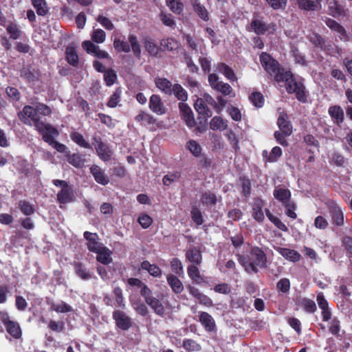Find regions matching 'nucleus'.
Instances as JSON below:
<instances>
[{"label":"nucleus","instance_id":"1","mask_svg":"<svg viewBox=\"0 0 352 352\" xmlns=\"http://www.w3.org/2000/svg\"><path fill=\"white\" fill-rule=\"evenodd\" d=\"M238 261L248 274H257L258 267L264 269L267 265V255L262 248L254 246L250 248L248 257L238 254Z\"/></svg>","mask_w":352,"mask_h":352},{"label":"nucleus","instance_id":"2","mask_svg":"<svg viewBox=\"0 0 352 352\" xmlns=\"http://www.w3.org/2000/svg\"><path fill=\"white\" fill-rule=\"evenodd\" d=\"M18 118L25 125L34 126L40 135L51 128L52 124L41 120L37 110L30 105H25L18 112Z\"/></svg>","mask_w":352,"mask_h":352},{"label":"nucleus","instance_id":"3","mask_svg":"<svg viewBox=\"0 0 352 352\" xmlns=\"http://www.w3.org/2000/svg\"><path fill=\"white\" fill-rule=\"evenodd\" d=\"M260 62L265 71L278 82L283 81L284 74L287 72L267 52L260 54Z\"/></svg>","mask_w":352,"mask_h":352},{"label":"nucleus","instance_id":"4","mask_svg":"<svg viewBox=\"0 0 352 352\" xmlns=\"http://www.w3.org/2000/svg\"><path fill=\"white\" fill-rule=\"evenodd\" d=\"M274 197L285 208V214L292 219H296L297 214L295 212L296 209V204L292 201V192L286 188L283 187L280 185L275 186L273 191Z\"/></svg>","mask_w":352,"mask_h":352},{"label":"nucleus","instance_id":"5","mask_svg":"<svg viewBox=\"0 0 352 352\" xmlns=\"http://www.w3.org/2000/svg\"><path fill=\"white\" fill-rule=\"evenodd\" d=\"M330 217L331 223L336 227H342L344 224V211L338 204L333 199H329L325 202Z\"/></svg>","mask_w":352,"mask_h":352},{"label":"nucleus","instance_id":"6","mask_svg":"<svg viewBox=\"0 0 352 352\" xmlns=\"http://www.w3.org/2000/svg\"><path fill=\"white\" fill-rule=\"evenodd\" d=\"M52 184L55 186L61 187L60 191L57 193V201L60 204H66L74 201L73 188L67 181L56 179L52 180Z\"/></svg>","mask_w":352,"mask_h":352},{"label":"nucleus","instance_id":"7","mask_svg":"<svg viewBox=\"0 0 352 352\" xmlns=\"http://www.w3.org/2000/svg\"><path fill=\"white\" fill-rule=\"evenodd\" d=\"M0 320L3 324L7 333L14 339L19 340L22 337V329L17 321L11 320L6 311H0Z\"/></svg>","mask_w":352,"mask_h":352},{"label":"nucleus","instance_id":"8","mask_svg":"<svg viewBox=\"0 0 352 352\" xmlns=\"http://www.w3.org/2000/svg\"><path fill=\"white\" fill-rule=\"evenodd\" d=\"M20 77L25 82L35 85L41 80L42 74L38 67L32 64H28L20 69Z\"/></svg>","mask_w":352,"mask_h":352},{"label":"nucleus","instance_id":"9","mask_svg":"<svg viewBox=\"0 0 352 352\" xmlns=\"http://www.w3.org/2000/svg\"><path fill=\"white\" fill-rule=\"evenodd\" d=\"M58 135L59 131L58 129L52 125L51 128L47 129L41 135L42 136V139L44 142L52 146L58 152L65 153L67 146L65 144L55 140V138L58 137Z\"/></svg>","mask_w":352,"mask_h":352},{"label":"nucleus","instance_id":"10","mask_svg":"<svg viewBox=\"0 0 352 352\" xmlns=\"http://www.w3.org/2000/svg\"><path fill=\"white\" fill-rule=\"evenodd\" d=\"M112 318L118 329L128 331L133 327L132 318L122 310L115 309L112 313Z\"/></svg>","mask_w":352,"mask_h":352},{"label":"nucleus","instance_id":"11","mask_svg":"<svg viewBox=\"0 0 352 352\" xmlns=\"http://www.w3.org/2000/svg\"><path fill=\"white\" fill-rule=\"evenodd\" d=\"M95 149L99 158L103 162H109L111 160L113 151L109 144L103 142L100 138L94 137Z\"/></svg>","mask_w":352,"mask_h":352},{"label":"nucleus","instance_id":"12","mask_svg":"<svg viewBox=\"0 0 352 352\" xmlns=\"http://www.w3.org/2000/svg\"><path fill=\"white\" fill-rule=\"evenodd\" d=\"M251 206L253 219L258 223H263L265 220L263 208L265 206V201L261 197H256L253 199Z\"/></svg>","mask_w":352,"mask_h":352},{"label":"nucleus","instance_id":"13","mask_svg":"<svg viewBox=\"0 0 352 352\" xmlns=\"http://www.w3.org/2000/svg\"><path fill=\"white\" fill-rule=\"evenodd\" d=\"M82 47L87 54H91L99 59L110 58L109 54L101 50L100 47L90 41H85L82 43Z\"/></svg>","mask_w":352,"mask_h":352},{"label":"nucleus","instance_id":"14","mask_svg":"<svg viewBox=\"0 0 352 352\" xmlns=\"http://www.w3.org/2000/svg\"><path fill=\"white\" fill-rule=\"evenodd\" d=\"M135 120L140 122L141 125L150 126L151 130H155L160 126V124L157 122V120L150 113L141 111L135 117Z\"/></svg>","mask_w":352,"mask_h":352},{"label":"nucleus","instance_id":"15","mask_svg":"<svg viewBox=\"0 0 352 352\" xmlns=\"http://www.w3.org/2000/svg\"><path fill=\"white\" fill-rule=\"evenodd\" d=\"M316 300L319 308L321 309V316L323 322H328L332 319V311L329 306V302L322 292L317 295Z\"/></svg>","mask_w":352,"mask_h":352},{"label":"nucleus","instance_id":"16","mask_svg":"<svg viewBox=\"0 0 352 352\" xmlns=\"http://www.w3.org/2000/svg\"><path fill=\"white\" fill-rule=\"evenodd\" d=\"M179 109L182 119L185 121L186 124L190 129L195 126V120L192 109L188 104L184 102L179 103Z\"/></svg>","mask_w":352,"mask_h":352},{"label":"nucleus","instance_id":"17","mask_svg":"<svg viewBox=\"0 0 352 352\" xmlns=\"http://www.w3.org/2000/svg\"><path fill=\"white\" fill-rule=\"evenodd\" d=\"M83 236L87 241V246L90 252L94 253L104 247V245L100 243L99 236L97 233L85 231L83 234Z\"/></svg>","mask_w":352,"mask_h":352},{"label":"nucleus","instance_id":"18","mask_svg":"<svg viewBox=\"0 0 352 352\" xmlns=\"http://www.w3.org/2000/svg\"><path fill=\"white\" fill-rule=\"evenodd\" d=\"M277 125L279 131L283 132L284 134L291 135L293 132V126L289 120L288 115L285 112H281L277 119Z\"/></svg>","mask_w":352,"mask_h":352},{"label":"nucleus","instance_id":"19","mask_svg":"<svg viewBox=\"0 0 352 352\" xmlns=\"http://www.w3.org/2000/svg\"><path fill=\"white\" fill-rule=\"evenodd\" d=\"M199 321L208 332L216 331L217 326L212 316L206 311H201L199 315Z\"/></svg>","mask_w":352,"mask_h":352},{"label":"nucleus","instance_id":"20","mask_svg":"<svg viewBox=\"0 0 352 352\" xmlns=\"http://www.w3.org/2000/svg\"><path fill=\"white\" fill-rule=\"evenodd\" d=\"M149 108L153 113L157 115H163L166 111L160 96L155 94H153L150 98Z\"/></svg>","mask_w":352,"mask_h":352},{"label":"nucleus","instance_id":"21","mask_svg":"<svg viewBox=\"0 0 352 352\" xmlns=\"http://www.w3.org/2000/svg\"><path fill=\"white\" fill-rule=\"evenodd\" d=\"M250 27L256 34L263 35L272 27L274 28L275 25L274 23L266 24L261 20L253 19L250 23Z\"/></svg>","mask_w":352,"mask_h":352},{"label":"nucleus","instance_id":"22","mask_svg":"<svg viewBox=\"0 0 352 352\" xmlns=\"http://www.w3.org/2000/svg\"><path fill=\"white\" fill-rule=\"evenodd\" d=\"M328 113L333 123L340 126L344 120V113L342 107L339 105L331 106L328 109Z\"/></svg>","mask_w":352,"mask_h":352},{"label":"nucleus","instance_id":"23","mask_svg":"<svg viewBox=\"0 0 352 352\" xmlns=\"http://www.w3.org/2000/svg\"><path fill=\"white\" fill-rule=\"evenodd\" d=\"M90 173L97 183L105 186L109 182L108 176L105 175L104 170L99 166L92 165L90 167Z\"/></svg>","mask_w":352,"mask_h":352},{"label":"nucleus","instance_id":"24","mask_svg":"<svg viewBox=\"0 0 352 352\" xmlns=\"http://www.w3.org/2000/svg\"><path fill=\"white\" fill-rule=\"evenodd\" d=\"M65 157L67 162L76 168H82L85 166V159L82 154L78 153H70L66 152Z\"/></svg>","mask_w":352,"mask_h":352},{"label":"nucleus","instance_id":"25","mask_svg":"<svg viewBox=\"0 0 352 352\" xmlns=\"http://www.w3.org/2000/svg\"><path fill=\"white\" fill-rule=\"evenodd\" d=\"M195 109L199 114V119L208 120V118H210L212 115V111L201 98H198L195 102Z\"/></svg>","mask_w":352,"mask_h":352},{"label":"nucleus","instance_id":"26","mask_svg":"<svg viewBox=\"0 0 352 352\" xmlns=\"http://www.w3.org/2000/svg\"><path fill=\"white\" fill-rule=\"evenodd\" d=\"M275 250L285 259L294 263L298 261L301 258L300 253L294 250L281 247H278Z\"/></svg>","mask_w":352,"mask_h":352},{"label":"nucleus","instance_id":"27","mask_svg":"<svg viewBox=\"0 0 352 352\" xmlns=\"http://www.w3.org/2000/svg\"><path fill=\"white\" fill-rule=\"evenodd\" d=\"M286 91L289 94H294L299 102L302 103L307 102L308 94L304 84L297 89H293L291 85H289V87H286Z\"/></svg>","mask_w":352,"mask_h":352},{"label":"nucleus","instance_id":"28","mask_svg":"<svg viewBox=\"0 0 352 352\" xmlns=\"http://www.w3.org/2000/svg\"><path fill=\"white\" fill-rule=\"evenodd\" d=\"M65 60L72 66L77 67L79 64V57L76 49L73 45H68L65 48Z\"/></svg>","mask_w":352,"mask_h":352},{"label":"nucleus","instance_id":"29","mask_svg":"<svg viewBox=\"0 0 352 352\" xmlns=\"http://www.w3.org/2000/svg\"><path fill=\"white\" fill-rule=\"evenodd\" d=\"M167 283L172 291L176 294H181L184 290V285L180 279L174 274H168L166 276Z\"/></svg>","mask_w":352,"mask_h":352},{"label":"nucleus","instance_id":"30","mask_svg":"<svg viewBox=\"0 0 352 352\" xmlns=\"http://www.w3.org/2000/svg\"><path fill=\"white\" fill-rule=\"evenodd\" d=\"M94 253L97 254L96 261L103 265H109L113 261V258L111 256L112 252L105 246L99 249L98 252H95Z\"/></svg>","mask_w":352,"mask_h":352},{"label":"nucleus","instance_id":"31","mask_svg":"<svg viewBox=\"0 0 352 352\" xmlns=\"http://www.w3.org/2000/svg\"><path fill=\"white\" fill-rule=\"evenodd\" d=\"M186 259L196 265H199L202 261L201 252L198 248H189L186 252Z\"/></svg>","mask_w":352,"mask_h":352},{"label":"nucleus","instance_id":"32","mask_svg":"<svg viewBox=\"0 0 352 352\" xmlns=\"http://www.w3.org/2000/svg\"><path fill=\"white\" fill-rule=\"evenodd\" d=\"M322 0H297L298 8L307 11L318 10Z\"/></svg>","mask_w":352,"mask_h":352},{"label":"nucleus","instance_id":"33","mask_svg":"<svg viewBox=\"0 0 352 352\" xmlns=\"http://www.w3.org/2000/svg\"><path fill=\"white\" fill-rule=\"evenodd\" d=\"M156 87L165 94L168 96L173 94V87L171 82L165 78H157L155 80Z\"/></svg>","mask_w":352,"mask_h":352},{"label":"nucleus","instance_id":"34","mask_svg":"<svg viewBox=\"0 0 352 352\" xmlns=\"http://www.w3.org/2000/svg\"><path fill=\"white\" fill-rule=\"evenodd\" d=\"M143 43L146 51L151 56H157L160 52V47L157 46L155 39L151 37H145L143 39Z\"/></svg>","mask_w":352,"mask_h":352},{"label":"nucleus","instance_id":"35","mask_svg":"<svg viewBox=\"0 0 352 352\" xmlns=\"http://www.w3.org/2000/svg\"><path fill=\"white\" fill-rule=\"evenodd\" d=\"M6 29L7 32L10 34V38L13 40L19 39L22 36L23 32L20 26L12 21H8Z\"/></svg>","mask_w":352,"mask_h":352},{"label":"nucleus","instance_id":"36","mask_svg":"<svg viewBox=\"0 0 352 352\" xmlns=\"http://www.w3.org/2000/svg\"><path fill=\"white\" fill-rule=\"evenodd\" d=\"M74 267L76 274L81 279L87 280L92 278V274L89 272L86 266L81 262H74Z\"/></svg>","mask_w":352,"mask_h":352},{"label":"nucleus","instance_id":"37","mask_svg":"<svg viewBox=\"0 0 352 352\" xmlns=\"http://www.w3.org/2000/svg\"><path fill=\"white\" fill-rule=\"evenodd\" d=\"M282 154V149L278 146L273 147L270 153L267 151H263V157L266 159L267 162L270 163L276 162Z\"/></svg>","mask_w":352,"mask_h":352},{"label":"nucleus","instance_id":"38","mask_svg":"<svg viewBox=\"0 0 352 352\" xmlns=\"http://www.w3.org/2000/svg\"><path fill=\"white\" fill-rule=\"evenodd\" d=\"M70 138L75 144L81 148L87 149L91 148V146L89 142L87 141L84 136L78 131H74L71 132Z\"/></svg>","mask_w":352,"mask_h":352},{"label":"nucleus","instance_id":"39","mask_svg":"<svg viewBox=\"0 0 352 352\" xmlns=\"http://www.w3.org/2000/svg\"><path fill=\"white\" fill-rule=\"evenodd\" d=\"M217 69L219 72L223 74L228 80L232 82H235L237 80V78L234 70L227 64L224 63H220L217 65Z\"/></svg>","mask_w":352,"mask_h":352},{"label":"nucleus","instance_id":"40","mask_svg":"<svg viewBox=\"0 0 352 352\" xmlns=\"http://www.w3.org/2000/svg\"><path fill=\"white\" fill-rule=\"evenodd\" d=\"M282 78H283L282 82H285V88L291 85L293 89H297V87L304 84L302 80H296L294 74L289 70H287Z\"/></svg>","mask_w":352,"mask_h":352},{"label":"nucleus","instance_id":"41","mask_svg":"<svg viewBox=\"0 0 352 352\" xmlns=\"http://www.w3.org/2000/svg\"><path fill=\"white\" fill-rule=\"evenodd\" d=\"M328 11L329 14L333 17H339L344 14V6L336 0L329 3Z\"/></svg>","mask_w":352,"mask_h":352},{"label":"nucleus","instance_id":"42","mask_svg":"<svg viewBox=\"0 0 352 352\" xmlns=\"http://www.w3.org/2000/svg\"><path fill=\"white\" fill-rule=\"evenodd\" d=\"M141 268L146 270L153 277H160L162 275V270L160 267L155 264H151L148 261L142 262Z\"/></svg>","mask_w":352,"mask_h":352},{"label":"nucleus","instance_id":"43","mask_svg":"<svg viewBox=\"0 0 352 352\" xmlns=\"http://www.w3.org/2000/svg\"><path fill=\"white\" fill-rule=\"evenodd\" d=\"M182 171L181 170L169 171L162 178L163 184L165 186H169L171 183L179 181L182 177Z\"/></svg>","mask_w":352,"mask_h":352},{"label":"nucleus","instance_id":"44","mask_svg":"<svg viewBox=\"0 0 352 352\" xmlns=\"http://www.w3.org/2000/svg\"><path fill=\"white\" fill-rule=\"evenodd\" d=\"M325 24L328 28H329L331 30L335 31L340 34V36L342 38H345L346 36V31L344 28L337 21L335 20L327 18L324 20Z\"/></svg>","mask_w":352,"mask_h":352},{"label":"nucleus","instance_id":"45","mask_svg":"<svg viewBox=\"0 0 352 352\" xmlns=\"http://www.w3.org/2000/svg\"><path fill=\"white\" fill-rule=\"evenodd\" d=\"M210 127L213 131L225 130L228 127L227 120L221 116H214L210 122Z\"/></svg>","mask_w":352,"mask_h":352},{"label":"nucleus","instance_id":"46","mask_svg":"<svg viewBox=\"0 0 352 352\" xmlns=\"http://www.w3.org/2000/svg\"><path fill=\"white\" fill-rule=\"evenodd\" d=\"M147 305L154 311L155 314L157 316L161 317L165 316V308L159 299L154 298L151 301L148 302Z\"/></svg>","mask_w":352,"mask_h":352},{"label":"nucleus","instance_id":"47","mask_svg":"<svg viewBox=\"0 0 352 352\" xmlns=\"http://www.w3.org/2000/svg\"><path fill=\"white\" fill-rule=\"evenodd\" d=\"M182 347L187 352H199L201 350V346L196 340L186 338L183 340Z\"/></svg>","mask_w":352,"mask_h":352},{"label":"nucleus","instance_id":"48","mask_svg":"<svg viewBox=\"0 0 352 352\" xmlns=\"http://www.w3.org/2000/svg\"><path fill=\"white\" fill-rule=\"evenodd\" d=\"M32 4L39 16H45L49 12L45 0H32Z\"/></svg>","mask_w":352,"mask_h":352},{"label":"nucleus","instance_id":"49","mask_svg":"<svg viewBox=\"0 0 352 352\" xmlns=\"http://www.w3.org/2000/svg\"><path fill=\"white\" fill-rule=\"evenodd\" d=\"M192 6L195 12L204 21L209 20L208 12L204 5L201 4L199 0H194Z\"/></svg>","mask_w":352,"mask_h":352},{"label":"nucleus","instance_id":"50","mask_svg":"<svg viewBox=\"0 0 352 352\" xmlns=\"http://www.w3.org/2000/svg\"><path fill=\"white\" fill-rule=\"evenodd\" d=\"M250 102L256 108H261L265 103V98L263 94L260 91H254L248 97Z\"/></svg>","mask_w":352,"mask_h":352},{"label":"nucleus","instance_id":"51","mask_svg":"<svg viewBox=\"0 0 352 352\" xmlns=\"http://www.w3.org/2000/svg\"><path fill=\"white\" fill-rule=\"evenodd\" d=\"M299 305L305 312L309 314H314L317 310L316 302L307 298H302L299 302Z\"/></svg>","mask_w":352,"mask_h":352},{"label":"nucleus","instance_id":"52","mask_svg":"<svg viewBox=\"0 0 352 352\" xmlns=\"http://www.w3.org/2000/svg\"><path fill=\"white\" fill-rule=\"evenodd\" d=\"M187 273L190 279L197 284H199L203 281V277L200 274V272L197 266L190 265L187 268Z\"/></svg>","mask_w":352,"mask_h":352},{"label":"nucleus","instance_id":"53","mask_svg":"<svg viewBox=\"0 0 352 352\" xmlns=\"http://www.w3.org/2000/svg\"><path fill=\"white\" fill-rule=\"evenodd\" d=\"M173 94L181 102H185L188 100V93L180 84L173 85Z\"/></svg>","mask_w":352,"mask_h":352},{"label":"nucleus","instance_id":"54","mask_svg":"<svg viewBox=\"0 0 352 352\" xmlns=\"http://www.w3.org/2000/svg\"><path fill=\"white\" fill-rule=\"evenodd\" d=\"M214 90L221 93L224 96H228L232 98L235 96V93L232 87L228 83L223 82V81L219 83V85Z\"/></svg>","mask_w":352,"mask_h":352},{"label":"nucleus","instance_id":"55","mask_svg":"<svg viewBox=\"0 0 352 352\" xmlns=\"http://www.w3.org/2000/svg\"><path fill=\"white\" fill-rule=\"evenodd\" d=\"M113 44L115 50L118 52L128 53L131 51V47L128 42L122 40L120 38H115Z\"/></svg>","mask_w":352,"mask_h":352},{"label":"nucleus","instance_id":"56","mask_svg":"<svg viewBox=\"0 0 352 352\" xmlns=\"http://www.w3.org/2000/svg\"><path fill=\"white\" fill-rule=\"evenodd\" d=\"M162 50L173 51L179 47L178 42L173 38L162 39L160 42Z\"/></svg>","mask_w":352,"mask_h":352},{"label":"nucleus","instance_id":"57","mask_svg":"<svg viewBox=\"0 0 352 352\" xmlns=\"http://www.w3.org/2000/svg\"><path fill=\"white\" fill-rule=\"evenodd\" d=\"M186 148L195 157H199L201 154V146L193 140H190L186 142Z\"/></svg>","mask_w":352,"mask_h":352},{"label":"nucleus","instance_id":"58","mask_svg":"<svg viewBox=\"0 0 352 352\" xmlns=\"http://www.w3.org/2000/svg\"><path fill=\"white\" fill-rule=\"evenodd\" d=\"M18 204L21 212L26 216H30L35 212L34 206L26 200H20Z\"/></svg>","mask_w":352,"mask_h":352},{"label":"nucleus","instance_id":"59","mask_svg":"<svg viewBox=\"0 0 352 352\" xmlns=\"http://www.w3.org/2000/svg\"><path fill=\"white\" fill-rule=\"evenodd\" d=\"M190 217L193 222L199 226L204 223L202 213L197 206H192L190 210Z\"/></svg>","mask_w":352,"mask_h":352},{"label":"nucleus","instance_id":"60","mask_svg":"<svg viewBox=\"0 0 352 352\" xmlns=\"http://www.w3.org/2000/svg\"><path fill=\"white\" fill-rule=\"evenodd\" d=\"M170 10L176 14H180L184 10V4L181 0H166Z\"/></svg>","mask_w":352,"mask_h":352},{"label":"nucleus","instance_id":"61","mask_svg":"<svg viewBox=\"0 0 352 352\" xmlns=\"http://www.w3.org/2000/svg\"><path fill=\"white\" fill-rule=\"evenodd\" d=\"M201 202L204 205L207 206H215L217 202V196L214 193L212 192H204L201 195Z\"/></svg>","mask_w":352,"mask_h":352},{"label":"nucleus","instance_id":"62","mask_svg":"<svg viewBox=\"0 0 352 352\" xmlns=\"http://www.w3.org/2000/svg\"><path fill=\"white\" fill-rule=\"evenodd\" d=\"M241 193L245 197H248L251 194V182L250 180L245 176L240 177Z\"/></svg>","mask_w":352,"mask_h":352},{"label":"nucleus","instance_id":"63","mask_svg":"<svg viewBox=\"0 0 352 352\" xmlns=\"http://www.w3.org/2000/svg\"><path fill=\"white\" fill-rule=\"evenodd\" d=\"M128 40L131 44V49L135 57H140L141 53L140 45L138 38L135 34H129Z\"/></svg>","mask_w":352,"mask_h":352},{"label":"nucleus","instance_id":"64","mask_svg":"<svg viewBox=\"0 0 352 352\" xmlns=\"http://www.w3.org/2000/svg\"><path fill=\"white\" fill-rule=\"evenodd\" d=\"M116 80L117 74L113 69H109L104 73V80L107 86L113 85Z\"/></svg>","mask_w":352,"mask_h":352}]
</instances>
